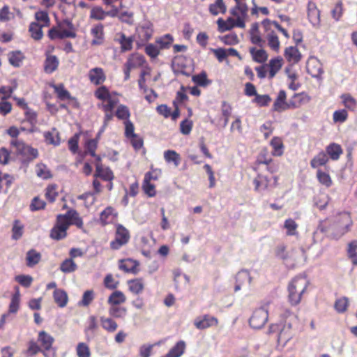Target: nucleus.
Returning a JSON list of instances; mask_svg holds the SVG:
<instances>
[{
  "label": "nucleus",
  "instance_id": "nucleus-1",
  "mask_svg": "<svg viewBox=\"0 0 357 357\" xmlns=\"http://www.w3.org/2000/svg\"><path fill=\"white\" fill-rule=\"evenodd\" d=\"M70 225H76L79 229L83 227L82 218L73 209L68 211L66 214L57 215L56 222L50 231V237L57 241L64 238L67 235V229Z\"/></svg>",
  "mask_w": 357,
  "mask_h": 357
},
{
  "label": "nucleus",
  "instance_id": "nucleus-2",
  "mask_svg": "<svg viewBox=\"0 0 357 357\" xmlns=\"http://www.w3.org/2000/svg\"><path fill=\"white\" fill-rule=\"evenodd\" d=\"M95 96L101 102L98 107L103 111H113L114 107L119 102L118 93L116 92H110L105 86L98 87L94 92Z\"/></svg>",
  "mask_w": 357,
  "mask_h": 357
},
{
  "label": "nucleus",
  "instance_id": "nucleus-3",
  "mask_svg": "<svg viewBox=\"0 0 357 357\" xmlns=\"http://www.w3.org/2000/svg\"><path fill=\"white\" fill-rule=\"evenodd\" d=\"M48 36L52 40L66 38H74L76 37V33L73 23L66 20L59 23L57 26L50 29Z\"/></svg>",
  "mask_w": 357,
  "mask_h": 357
},
{
  "label": "nucleus",
  "instance_id": "nucleus-4",
  "mask_svg": "<svg viewBox=\"0 0 357 357\" xmlns=\"http://www.w3.org/2000/svg\"><path fill=\"white\" fill-rule=\"evenodd\" d=\"M308 282L305 277L295 278L289 285V299L292 305H297L307 287Z\"/></svg>",
  "mask_w": 357,
  "mask_h": 357
},
{
  "label": "nucleus",
  "instance_id": "nucleus-5",
  "mask_svg": "<svg viewBox=\"0 0 357 357\" xmlns=\"http://www.w3.org/2000/svg\"><path fill=\"white\" fill-rule=\"evenodd\" d=\"M261 24L264 29L265 38L267 40L268 47L272 50L278 52L280 43L272 21L265 19L262 21Z\"/></svg>",
  "mask_w": 357,
  "mask_h": 357
},
{
  "label": "nucleus",
  "instance_id": "nucleus-6",
  "mask_svg": "<svg viewBox=\"0 0 357 357\" xmlns=\"http://www.w3.org/2000/svg\"><path fill=\"white\" fill-rule=\"evenodd\" d=\"M10 145L15 149L17 155H21L26 160H31L38 157V153L37 149L26 145L19 139H12Z\"/></svg>",
  "mask_w": 357,
  "mask_h": 357
},
{
  "label": "nucleus",
  "instance_id": "nucleus-7",
  "mask_svg": "<svg viewBox=\"0 0 357 357\" xmlns=\"http://www.w3.org/2000/svg\"><path fill=\"white\" fill-rule=\"evenodd\" d=\"M278 333V342L279 344L285 345L294 336V332L290 324L281 326L279 324H271L269 326L268 333Z\"/></svg>",
  "mask_w": 357,
  "mask_h": 357
},
{
  "label": "nucleus",
  "instance_id": "nucleus-8",
  "mask_svg": "<svg viewBox=\"0 0 357 357\" xmlns=\"http://www.w3.org/2000/svg\"><path fill=\"white\" fill-rule=\"evenodd\" d=\"M145 63L146 59L143 55L139 53L130 54L123 65L124 79L128 80L131 70L143 67Z\"/></svg>",
  "mask_w": 357,
  "mask_h": 357
},
{
  "label": "nucleus",
  "instance_id": "nucleus-9",
  "mask_svg": "<svg viewBox=\"0 0 357 357\" xmlns=\"http://www.w3.org/2000/svg\"><path fill=\"white\" fill-rule=\"evenodd\" d=\"M129 239V231L125 227L119 224L116 227L115 238L110 243V246L113 250H118L126 245Z\"/></svg>",
  "mask_w": 357,
  "mask_h": 357
},
{
  "label": "nucleus",
  "instance_id": "nucleus-10",
  "mask_svg": "<svg viewBox=\"0 0 357 357\" xmlns=\"http://www.w3.org/2000/svg\"><path fill=\"white\" fill-rule=\"evenodd\" d=\"M268 311L264 307L256 309L249 319L250 326L254 329H260L268 321Z\"/></svg>",
  "mask_w": 357,
  "mask_h": 357
},
{
  "label": "nucleus",
  "instance_id": "nucleus-11",
  "mask_svg": "<svg viewBox=\"0 0 357 357\" xmlns=\"http://www.w3.org/2000/svg\"><path fill=\"white\" fill-rule=\"evenodd\" d=\"M218 31L221 33L232 29L234 27L245 28V24L243 19L228 17L226 20L219 18L217 20Z\"/></svg>",
  "mask_w": 357,
  "mask_h": 357
},
{
  "label": "nucleus",
  "instance_id": "nucleus-12",
  "mask_svg": "<svg viewBox=\"0 0 357 357\" xmlns=\"http://www.w3.org/2000/svg\"><path fill=\"white\" fill-rule=\"evenodd\" d=\"M119 9L114 6L108 11H105L101 7L96 6L90 11V18L96 20H103L107 16L115 17L118 15Z\"/></svg>",
  "mask_w": 357,
  "mask_h": 357
},
{
  "label": "nucleus",
  "instance_id": "nucleus-13",
  "mask_svg": "<svg viewBox=\"0 0 357 357\" xmlns=\"http://www.w3.org/2000/svg\"><path fill=\"white\" fill-rule=\"evenodd\" d=\"M194 325L197 329L204 330L218 326V320L215 317L205 314L202 317H197L194 321Z\"/></svg>",
  "mask_w": 357,
  "mask_h": 357
},
{
  "label": "nucleus",
  "instance_id": "nucleus-14",
  "mask_svg": "<svg viewBox=\"0 0 357 357\" xmlns=\"http://www.w3.org/2000/svg\"><path fill=\"white\" fill-rule=\"evenodd\" d=\"M137 35L142 43L148 41L153 35V25L146 22L137 27Z\"/></svg>",
  "mask_w": 357,
  "mask_h": 357
},
{
  "label": "nucleus",
  "instance_id": "nucleus-15",
  "mask_svg": "<svg viewBox=\"0 0 357 357\" xmlns=\"http://www.w3.org/2000/svg\"><path fill=\"white\" fill-rule=\"evenodd\" d=\"M286 98L287 96L285 91L283 90L280 91L273 105V109L278 112H282L287 109H291L290 100L287 102Z\"/></svg>",
  "mask_w": 357,
  "mask_h": 357
},
{
  "label": "nucleus",
  "instance_id": "nucleus-16",
  "mask_svg": "<svg viewBox=\"0 0 357 357\" xmlns=\"http://www.w3.org/2000/svg\"><path fill=\"white\" fill-rule=\"evenodd\" d=\"M88 77L91 83L94 85H100L106 80L103 69L99 67L91 69L88 73Z\"/></svg>",
  "mask_w": 357,
  "mask_h": 357
},
{
  "label": "nucleus",
  "instance_id": "nucleus-17",
  "mask_svg": "<svg viewBox=\"0 0 357 357\" xmlns=\"http://www.w3.org/2000/svg\"><path fill=\"white\" fill-rule=\"evenodd\" d=\"M307 73L314 77H319L322 73V64L315 57H310L307 62Z\"/></svg>",
  "mask_w": 357,
  "mask_h": 357
},
{
  "label": "nucleus",
  "instance_id": "nucleus-18",
  "mask_svg": "<svg viewBox=\"0 0 357 357\" xmlns=\"http://www.w3.org/2000/svg\"><path fill=\"white\" fill-rule=\"evenodd\" d=\"M94 177H99L106 181H112L114 176L112 171L109 167H104L101 163H96Z\"/></svg>",
  "mask_w": 357,
  "mask_h": 357
},
{
  "label": "nucleus",
  "instance_id": "nucleus-19",
  "mask_svg": "<svg viewBox=\"0 0 357 357\" xmlns=\"http://www.w3.org/2000/svg\"><path fill=\"white\" fill-rule=\"evenodd\" d=\"M118 213L112 206H107L100 215V221L102 225H105L112 223L116 220Z\"/></svg>",
  "mask_w": 357,
  "mask_h": 357
},
{
  "label": "nucleus",
  "instance_id": "nucleus-20",
  "mask_svg": "<svg viewBox=\"0 0 357 357\" xmlns=\"http://www.w3.org/2000/svg\"><path fill=\"white\" fill-rule=\"evenodd\" d=\"M104 26L102 24L93 26L91 29V34L93 37L92 45H100L104 40Z\"/></svg>",
  "mask_w": 357,
  "mask_h": 357
},
{
  "label": "nucleus",
  "instance_id": "nucleus-21",
  "mask_svg": "<svg viewBox=\"0 0 357 357\" xmlns=\"http://www.w3.org/2000/svg\"><path fill=\"white\" fill-rule=\"evenodd\" d=\"M139 263L131 259L119 261V268L126 273H137L138 272Z\"/></svg>",
  "mask_w": 357,
  "mask_h": 357
},
{
  "label": "nucleus",
  "instance_id": "nucleus-22",
  "mask_svg": "<svg viewBox=\"0 0 357 357\" xmlns=\"http://www.w3.org/2000/svg\"><path fill=\"white\" fill-rule=\"evenodd\" d=\"M116 40L121 45L122 52L132 50L133 40L131 37H127L123 33H118L116 35Z\"/></svg>",
  "mask_w": 357,
  "mask_h": 357
},
{
  "label": "nucleus",
  "instance_id": "nucleus-23",
  "mask_svg": "<svg viewBox=\"0 0 357 357\" xmlns=\"http://www.w3.org/2000/svg\"><path fill=\"white\" fill-rule=\"evenodd\" d=\"M319 10L317 8L314 3H309L307 6V17L310 22L314 26H318L319 24Z\"/></svg>",
  "mask_w": 357,
  "mask_h": 357
},
{
  "label": "nucleus",
  "instance_id": "nucleus-24",
  "mask_svg": "<svg viewBox=\"0 0 357 357\" xmlns=\"http://www.w3.org/2000/svg\"><path fill=\"white\" fill-rule=\"evenodd\" d=\"M255 185V190L257 192H261L268 188L271 185L270 180L267 176L261 174L257 175V176L253 180Z\"/></svg>",
  "mask_w": 357,
  "mask_h": 357
},
{
  "label": "nucleus",
  "instance_id": "nucleus-25",
  "mask_svg": "<svg viewBox=\"0 0 357 357\" xmlns=\"http://www.w3.org/2000/svg\"><path fill=\"white\" fill-rule=\"evenodd\" d=\"M310 100V97L307 94L305 93H296L290 100V105L291 109H295L308 103Z\"/></svg>",
  "mask_w": 357,
  "mask_h": 357
},
{
  "label": "nucleus",
  "instance_id": "nucleus-26",
  "mask_svg": "<svg viewBox=\"0 0 357 357\" xmlns=\"http://www.w3.org/2000/svg\"><path fill=\"white\" fill-rule=\"evenodd\" d=\"M38 341L45 351H48L52 348L54 339L47 332L42 331L38 333Z\"/></svg>",
  "mask_w": 357,
  "mask_h": 357
},
{
  "label": "nucleus",
  "instance_id": "nucleus-27",
  "mask_svg": "<svg viewBox=\"0 0 357 357\" xmlns=\"http://www.w3.org/2000/svg\"><path fill=\"white\" fill-rule=\"evenodd\" d=\"M284 56L286 59L292 63H298L301 59V54L296 47H287L284 51Z\"/></svg>",
  "mask_w": 357,
  "mask_h": 357
},
{
  "label": "nucleus",
  "instance_id": "nucleus-28",
  "mask_svg": "<svg viewBox=\"0 0 357 357\" xmlns=\"http://www.w3.org/2000/svg\"><path fill=\"white\" fill-rule=\"evenodd\" d=\"M126 301V296L125 294L119 290L113 291L107 299V303L109 305H119Z\"/></svg>",
  "mask_w": 357,
  "mask_h": 357
},
{
  "label": "nucleus",
  "instance_id": "nucleus-29",
  "mask_svg": "<svg viewBox=\"0 0 357 357\" xmlns=\"http://www.w3.org/2000/svg\"><path fill=\"white\" fill-rule=\"evenodd\" d=\"M59 60L56 56L48 55L44 63V70L46 73H52L59 66Z\"/></svg>",
  "mask_w": 357,
  "mask_h": 357
},
{
  "label": "nucleus",
  "instance_id": "nucleus-30",
  "mask_svg": "<svg viewBox=\"0 0 357 357\" xmlns=\"http://www.w3.org/2000/svg\"><path fill=\"white\" fill-rule=\"evenodd\" d=\"M342 105L350 111L357 109V100L350 93H343L340 96Z\"/></svg>",
  "mask_w": 357,
  "mask_h": 357
},
{
  "label": "nucleus",
  "instance_id": "nucleus-31",
  "mask_svg": "<svg viewBox=\"0 0 357 357\" xmlns=\"http://www.w3.org/2000/svg\"><path fill=\"white\" fill-rule=\"evenodd\" d=\"M129 290L135 294H141L144 289V280L142 278L130 280L128 282Z\"/></svg>",
  "mask_w": 357,
  "mask_h": 357
},
{
  "label": "nucleus",
  "instance_id": "nucleus-32",
  "mask_svg": "<svg viewBox=\"0 0 357 357\" xmlns=\"http://www.w3.org/2000/svg\"><path fill=\"white\" fill-rule=\"evenodd\" d=\"M185 350V343L183 340L178 341L163 357H181Z\"/></svg>",
  "mask_w": 357,
  "mask_h": 357
},
{
  "label": "nucleus",
  "instance_id": "nucleus-33",
  "mask_svg": "<svg viewBox=\"0 0 357 357\" xmlns=\"http://www.w3.org/2000/svg\"><path fill=\"white\" fill-rule=\"evenodd\" d=\"M100 321L102 328L109 333L114 332L118 328L117 323L112 318V317H100Z\"/></svg>",
  "mask_w": 357,
  "mask_h": 357
},
{
  "label": "nucleus",
  "instance_id": "nucleus-34",
  "mask_svg": "<svg viewBox=\"0 0 357 357\" xmlns=\"http://www.w3.org/2000/svg\"><path fill=\"white\" fill-rule=\"evenodd\" d=\"M342 153V149L337 144L333 143L326 147V154L333 160L339 159Z\"/></svg>",
  "mask_w": 357,
  "mask_h": 357
},
{
  "label": "nucleus",
  "instance_id": "nucleus-35",
  "mask_svg": "<svg viewBox=\"0 0 357 357\" xmlns=\"http://www.w3.org/2000/svg\"><path fill=\"white\" fill-rule=\"evenodd\" d=\"M110 317L116 319H124L127 314V309L118 305H110L108 310Z\"/></svg>",
  "mask_w": 357,
  "mask_h": 357
},
{
  "label": "nucleus",
  "instance_id": "nucleus-36",
  "mask_svg": "<svg viewBox=\"0 0 357 357\" xmlns=\"http://www.w3.org/2000/svg\"><path fill=\"white\" fill-rule=\"evenodd\" d=\"M328 161V155L324 151L319 153L310 161V165L312 168H317L326 165Z\"/></svg>",
  "mask_w": 357,
  "mask_h": 357
},
{
  "label": "nucleus",
  "instance_id": "nucleus-37",
  "mask_svg": "<svg viewBox=\"0 0 357 357\" xmlns=\"http://www.w3.org/2000/svg\"><path fill=\"white\" fill-rule=\"evenodd\" d=\"M282 66V59L280 57L271 59L268 66V68H269V77L273 78L280 70Z\"/></svg>",
  "mask_w": 357,
  "mask_h": 357
},
{
  "label": "nucleus",
  "instance_id": "nucleus-38",
  "mask_svg": "<svg viewBox=\"0 0 357 357\" xmlns=\"http://www.w3.org/2000/svg\"><path fill=\"white\" fill-rule=\"evenodd\" d=\"M54 299L55 303L61 307L66 305L68 302L67 294L61 289H55L54 291Z\"/></svg>",
  "mask_w": 357,
  "mask_h": 357
},
{
  "label": "nucleus",
  "instance_id": "nucleus-39",
  "mask_svg": "<svg viewBox=\"0 0 357 357\" xmlns=\"http://www.w3.org/2000/svg\"><path fill=\"white\" fill-rule=\"evenodd\" d=\"M271 145L273 149V155L281 156L283 154L284 145L281 138L274 137L271 141Z\"/></svg>",
  "mask_w": 357,
  "mask_h": 357
},
{
  "label": "nucleus",
  "instance_id": "nucleus-40",
  "mask_svg": "<svg viewBox=\"0 0 357 357\" xmlns=\"http://www.w3.org/2000/svg\"><path fill=\"white\" fill-rule=\"evenodd\" d=\"M209 11L213 15H218L219 13L224 14L227 11V6L223 0H216L214 3L209 6Z\"/></svg>",
  "mask_w": 357,
  "mask_h": 357
},
{
  "label": "nucleus",
  "instance_id": "nucleus-41",
  "mask_svg": "<svg viewBox=\"0 0 357 357\" xmlns=\"http://www.w3.org/2000/svg\"><path fill=\"white\" fill-rule=\"evenodd\" d=\"M54 92L56 93L58 98L61 100H66L72 99L71 95L68 90H66L63 84L58 85H52Z\"/></svg>",
  "mask_w": 357,
  "mask_h": 357
},
{
  "label": "nucleus",
  "instance_id": "nucleus-42",
  "mask_svg": "<svg viewBox=\"0 0 357 357\" xmlns=\"http://www.w3.org/2000/svg\"><path fill=\"white\" fill-rule=\"evenodd\" d=\"M250 52L253 59L258 63H263L268 59V54L263 49L257 50L253 47L250 49Z\"/></svg>",
  "mask_w": 357,
  "mask_h": 357
},
{
  "label": "nucleus",
  "instance_id": "nucleus-43",
  "mask_svg": "<svg viewBox=\"0 0 357 357\" xmlns=\"http://www.w3.org/2000/svg\"><path fill=\"white\" fill-rule=\"evenodd\" d=\"M35 172L36 175L40 178L48 179L52 177L50 169L43 163H39L36 165Z\"/></svg>",
  "mask_w": 357,
  "mask_h": 357
},
{
  "label": "nucleus",
  "instance_id": "nucleus-44",
  "mask_svg": "<svg viewBox=\"0 0 357 357\" xmlns=\"http://www.w3.org/2000/svg\"><path fill=\"white\" fill-rule=\"evenodd\" d=\"M164 158L167 162H172L175 167L180 164L181 157L178 153L173 150H167L164 153Z\"/></svg>",
  "mask_w": 357,
  "mask_h": 357
},
{
  "label": "nucleus",
  "instance_id": "nucleus-45",
  "mask_svg": "<svg viewBox=\"0 0 357 357\" xmlns=\"http://www.w3.org/2000/svg\"><path fill=\"white\" fill-rule=\"evenodd\" d=\"M23 54L20 51L12 52L8 54V60L10 63L15 66L19 67L23 59H24Z\"/></svg>",
  "mask_w": 357,
  "mask_h": 357
},
{
  "label": "nucleus",
  "instance_id": "nucleus-46",
  "mask_svg": "<svg viewBox=\"0 0 357 357\" xmlns=\"http://www.w3.org/2000/svg\"><path fill=\"white\" fill-rule=\"evenodd\" d=\"M40 258L41 255L39 252L35 250H31L26 254V265L28 266H33L40 261Z\"/></svg>",
  "mask_w": 357,
  "mask_h": 357
},
{
  "label": "nucleus",
  "instance_id": "nucleus-47",
  "mask_svg": "<svg viewBox=\"0 0 357 357\" xmlns=\"http://www.w3.org/2000/svg\"><path fill=\"white\" fill-rule=\"evenodd\" d=\"M298 224L291 218L287 219L284 223V228L286 229L287 236H294L298 234Z\"/></svg>",
  "mask_w": 357,
  "mask_h": 357
},
{
  "label": "nucleus",
  "instance_id": "nucleus-48",
  "mask_svg": "<svg viewBox=\"0 0 357 357\" xmlns=\"http://www.w3.org/2000/svg\"><path fill=\"white\" fill-rule=\"evenodd\" d=\"M43 26H41L37 22H32L29 26V31L31 37L35 40H40L43 36L42 31Z\"/></svg>",
  "mask_w": 357,
  "mask_h": 357
},
{
  "label": "nucleus",
  "instance_id": "nucleus-49",
  "mask_svg": "<svg viewBox=\"0 0 357 357\" xmlns=\"http://www.w3.org/2000/svg\"><path fill=\"white\" fill-rule=\"evenodd\" d=\"M317 178L319 182L326 188H329L332 185L333 181L328 173H326L321 169H318L317 172Z\"/></svg>",
  "mask_w": 357,
  "mask_h": 357
},
{
  "label": "nucleus",
  "instance_id": "nucleus-50",
  "mask_svg": "<svg viewBox=\"0 0 357 357\" xmlns=\"http://www.w3.org/2000/svg\"><path fill=\"white\" fill-rule=\"evenodd\" d=\"M45 141L50 144L59 145L60 144V137L58 132L53 129L52 131L47 132L44 135Z\"/></svg>",
  "mask_w": 357,
  "mask_h": 357
},
{
  "label": "nucleus",
  "instance_id": "nucleus-51",
  "mask_svg": "<svg viewBox=\"0 0 357 357\" xmlns=\"http://www.w3.org/2000/svg\"><path fill=\"white\" fill-rule=\"evenodd\" d=\"M45 197L50 202H54L59 195L56 185H49L45 189Z\"/></svg>",
  "mask_w": 357,
  "mask_h": 357
},
{
  "label": "nucleus",
  "instance_id": "nucleus-52",
  "mask_svg": "<svg viewBox=\"0 0 357 357\" xmlns=\"http://www.w3.org/2000/svg\"><path fill=\"white\" fill-rule=\"evenodd\" d=\"M77 268V264L72 259H66L60 266V270L63 273H71L75 271Z\"/></svg>",
  "mask_w": 357,
  "mask_h": 357
},
{
  "label": "nucleus",
  "instance_id": "nucleus-53",
  "mask_svg": "<svg viewBox=\"0 0 357 357\" xmlns=\"http://www.w3.org/2000/svg\"><path fill=\"white\" fill-rule=\"evenodd\" d=\"M340 220L341 222L340 228L341 232L342 234H344L346 231H347L349 227L351 226V225L352 223L351 217L349 213H344L340 215Z\"/></svg>",
  "mask_w": 357,
  "mask_h": 357
},
{
  "label": "nucleus",
  "instance_id": "nucleus-54",
  "mask_svg": "<svg viewBox=\"0 0 357 357\" xmlns=\"http://www.w3.org/2000/svg\"><path fill=\"white\" fill-rule=\"evenodd\" d=\"M35 17L41 26H48L50 24V17L45 11H38L35 13Z\"/></svg>",
  "mask_w": 357,
  "mask_h": 357
},
{
  "label": "nucleus",
  "instance_id": "nucleus-55",
  "mask_svg": "<svg viewBox=\"0 0 357 357\" xmlns=\"http://www.w3.org/2000/svg\"><path fill=\"white\" fill-rule=\"evenodd\" d=\"M172 42L173 37L169 34H166L155 40L156 44L159 45L160 50L169 48Z\"/></svg>",
  "mask_w": 357,
  "mask_h": 357
},
{
  "label": "nucleus",
  "instance_id": "nucleus-56",
  "mask_svg": "<svg viewBox=\"0 0 357 357\" xmlns=\"http://www.w3.org/2000/svg\"><path fill=\"white\" fill-rule=\"evenodd\" d=\"M76 352L78 357H90L91 351L89 346L84 342L77 344Z\"/></svg>",
  "mask_w": 357,
  "mask_h": 357
},
{
  "label": "nucleus",
  "instance_id": "nucleus-57",
  "mask_svg": "<svg viewBox=\"0 0 357 357\" xmlns=\"http://www.w3.org/2000/svg\"><path fill=\"white\" fill-rule=\"evenodd\" d=\"M348 118V112L346 109H339L334 112L333 120L335 123H343Z\"/></svg>",
  "mask_w": 357,
  "mask_h": 357
},
{
  "label": "nucleus",
  "instance_id": "nucleus-58",
  "mask_svg": "<svg viewBox=\"0 0 357 357\" xmlns=\"http://www.w3.org/2000/svg\"><path fill=\"white\" fill-rule=\"evenodd\" d=\"M20 305V292L17 289L16 293L13 296L9 305V312L16 313L18 311Z\"/></svg>",
  "mask_w": 357,
  "mask_h": 357
},
{
  "label": "nucleus",
  "instance_id": "nucleus-59",
  "mask_svg": "<svg viewBox=\"0 0 357 357\" xmlns=\"http://www.w3.org/2000/svg\"><path fill=\"white\" fill-rule=\"evenodd\" d=\"M236 282L243 285L251 282L250 273L247 271H241L236 275Z\"/></svg>",
  "mask_w": 357,
  "mask_h": 357
},
{
  "label": "nucleus",
  "instance_id": "nucleus-60",
  "mask_svg": "<svg viewBox=\"0 0 357 357\" xmlns=\"http://www.w3.org/2000/svg\"><path fill=\"white\" fill-rule=\"evenodd\" d=\"M160 48L157 45L150 43L145 47L146 54L151 59H155L160 54Z\"/></svg>",
  "mask_w": 357,
  "mask_h": 357
},
{
  "label": "nucleus",
  "instance_id": "nucleus-61",
  "mask_svg": "<svg viewBox=\"0 0 357 357\" xmlns=\"http://www.w3.org/2000/svg\"><path fill=\"white\" fill-rule=\"evenodd\" d=\"M94 299V292L93 290H87L86 291L83 296L82 300L79 302V305L82 306H88Z\"/></svg>",
  "mask_w": 357,
  "mask_h": 357
},
{
  "label": "nucleus",
  "instance_id": "nucleus-62",
  "mask_svg": "<svg viewBox=\"0 0 357 357\" xmlns=\"http://www.w3.org/2000/svg\"><path fill=\"white\" fill-rule=\"evenodd\" d=\"M16 88V84L14 86H1L0 88V99L6 100L7 98L11 97L12 93Z\"/></svg>",
  "mask_w": 357,
  "mask_h": 357
},
{
  "label": "nucleus",
  "instance_id": "nucleus-63",
  "mask_svg": "<svg viewBox=\"0 0 357 357\" xmlns=\"http://www.w3.org/2000/svg\"><path fill=\"white\" fill-rule=\"evenodd\" d=\"M220 40L223 43L229 45H234L239 42L237 35L234 33L225 35L221 37Z\"/></svg>",
  "mask_w": 357,
  "mask_h": 357
},
{
  "label": "nucleus",
  "instance_id": "nucleus-64",
  "mask_svg": "<svg viewBox=\"0 0 357 357\" xmlns=\"http://www.w3.org/2000/svg\"><path fill=\"white\" fill-rule=\"evenodd\" d=\"M349 304L348 298L342 297L337 299L335 303V308L338 312H344L346 311Z\"/></svg>",
  "mask_w": 357,
  "mask_h": 357
}]
</instances>
